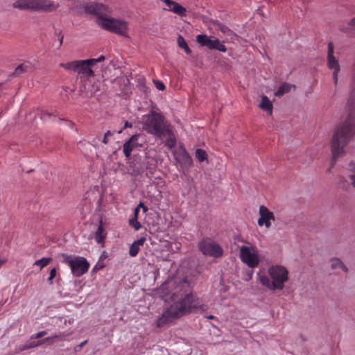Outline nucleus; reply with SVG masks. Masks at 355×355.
Segmentation results:
<instances>
[{
    "label": "nucleus",
    "instance_id": "43",
    "mask_svg": "<svg viewBox=\"0 0 355 355\" xmlns=\"http://www.w3.org/2000/svg\"><path fill=\"white\" fill-rule=\"evenodd\" d=\"M116 81L118 83H121V82L125 83V81H128V80L126 78H119V79H116Z\"/></svg>",
    "mask_w": 355,
    "mask_h": 355
},
{
    "label": "nucleus",
    "instance_id": "18",
    "mask_svg": "<svg viewBox=\"0 0 355 355\" xmlns=\"http://www.w3.org/2000/svg\"><path fill=\"white\" fill-rule=\"evenodd\" d=\"M146 239L144 236L141 237L137 241H135L130 245L129 249V254L132 257H135L137 255L140 250V246H142Z\"/></svg>",
    "mask_w": 355,
    "mask_h": 355
},
{
    "label": "nucleus",
    "instance_id": "8",
    "mask_svg": "<svg viewBox=\"0 0 355 355\" xmlns=\"http://www.w3.org/2000/svg\"><path fill=\"white\" fill-rule=\"evenodd\" d=\"M100 26L103 29L117 35L128 37V24L123 20L108 17L100 22Z\"/></svg>",
    "mask_w": 355,
    "mask_h": 355
},
{
    "label": "nucleus",
    "instance_id": "38",
    "mask_svg": "<svg viewBox=\"0 0 355 355\" xmlns=\"http://www.w3.org/2000/svg\"><path fill=\"white\" fill-rule=\"evenodd\" d=\"M113 135V132H112L111 131L108 130L105 132V135H104V137H103V142L105 144H107L108 143V137L109 136H111Z\"/></svg>",
    "mask_w": 355,
    "mask_h": 355
},
{
    "label": "nucleus",
    "instance_id": "35",
    "mask_svg": "<svg viewBox=\"0 0 355 355\" xmlns=\"http://www.w3.org/2000/svg\"><path fill=\"white\" fill-rule=\"evenodd\" d=\"M153 82H154L155 87L158 90L163 91L165 89V85L162 82H161L159 80H154Z\"/></svg>",
    "mask_w": 355,
    "mask_h": 355
},
{
    "label": "nucleus",
    "instance_id": "30",
    "mask_svg": "<svg viewBox=\"0 0 355 355\" xmlns=\"http://www.w3.org/2000/svg\"><path fill=\"white\" fill-rule=\"evenodd\" d=\"M342 263H343V261L340 259L332 258L330 260L331 268L332 270H336V269L340 268V266L342 265Z\"/></svg>",
    "mask_w": 355,
    "mask_h": 355
},
{
    "label": "nucleus",
    "instance_id": "27",
    "mask_svg": "<svg viewBox=\"0 0 355 355\" xmlns=\"http://www.w3.org/2000/svg\"><path fill=\"white\" fill-rule=\"evenodd\" d=\"M178 43L179 46L183 49L187 54H189L191 53V49H189V46L185 42V40L180 35L178 37Z\"/></svg>",
    "mask_w": 355,
    "mask_h": 355
},
{
    "label": "nucleus",
    "instance_id": "11",
    "mask_svg": "<svg viewBox=\"0 0 355 355\" xmlns=\"http://www.w3.org/2000/svg\"><path fill=\"white\" fill-rule=\"evenodd\" d=\"M239 255L241 260L250 268H255L259 263L258 255L253 247L241 246Z\"/></svg>",
    "mask_w": 355,
    "mask_h": 355
},
{
    "label": "nucleus",
    "instance_id": "37",
    "mask_svg": "<svg viewBox=\"0 0 355 355\" xmlns=\"http://www.w3.org/2000/svg\"><path fill=\"white\" fill-rule=\"evenodd\" d=\"M51 116V114L47 111H42L41 113V119L44 121L47 120Z\"/></svg>",
    "mask_w": 355,
    "mask_h": 355
},
{
    "label": "nucleus",
    "instance_id": "33",
    "mask_svg": "<svg viewBox=\"0 0 355 355\" xmlns=\"http://www.w3.org/2000/svg\"><path fill=\"white\" fill-rule=\"evenodd\" d=\"M56 273H57V270H56V268H54L53 269L51 270L50 271V275H49V277L48 278V282L50 284H53V279L55 278V277L56 276Z\"/></svg>",
    "mask_w": 355,
    "mask_h": 355
},
{
    "label": "nucleus",
    "instance_id": "19",
    "mask_svg": "<svg viewBox=\"0 0 355 355\" xmlns=\"http://www.w3.org/2000/svg\"><path fill=\"white\" fill-rule=\"evenodd\" d=\"M69 334H64V333H60L58 335H54L51 336L46 337L42 340L37 341V346L43 345L45 342L51 340L52 342H54L55 340H64L65 337L67 336Z\"/></svg>",
    "mask_w": 355,
    "mask_h": 355
},
{
    "label": "nucleus",
    "instance_id": "34",
    "mask_svg": "<svg viewBox=\"0 0 355 355\" xmlns=\"http://www.w3.org/2000/svg\"><path fill=\"white\" fill-rule=\"evenodd\" d=\"M89 60L94 67L97 63L104 61L105 60V57L104 55H101L98 58H91Z\"/></svg>",
    "mask_w": 355,
    "mask_h": 355
},
{
    "label": "nucleus",
    "instance_id": "6",
    "mask_svg": "<svg viewBox=\"0 0 355 355\" xmlns=\"http://www.w3.org/2000/svg\"><path fill=\"white\" fill-rule=\"evenodd\" d=\"M59 3L53 0H17L12 7L21 10L51 12L56 10Z\"/></svg>",
    "mask_w": 355,
    "mask_h": 355
},
{
    "label": "nucleus",
    "instance_id": "28",
    "mask_svg": "<svg viewBox=\"0 0 355 355\" xmlns=\"http://www.w3.org/2000/svg\"><path fill=\"white\" fill-rule=\"evenodd\" d=\"M196 159L200 162H202L207 159V154L205 150L198 148L195 153Z\"/></svg>",
    "mask_w": 355,
    "mask_h": 355
},
{
    "label": "nucleus",
    "instance_id": "39",
    "mask_svg": "<svg viewBox=\"0 0 355 355\" xmlns=\"http://www.w3.org/2000/svg\"><path fill=\"white\" fill-rule=\"evenodd\" d=\"M37 347V343L35 341L31 342L28 345H25L22 347V349H28L30 348Z\"/></svg>",
    "mask_w": 355,
    "mask_h": 355
},
{
    "label": "nucleus",
    "instance_id": "49",
    "mask_svg": "<svg viewBox=\"0 0 355 355\" xmlns=\"http://www.w3.org/2000/svg\"><path fill=\"white\" fill-rule=\"evenodd\" d=\"M62 40H63V37H62L60 38V44H62Z\"/></svg>",
    "mask_w": 355,
    "mask_h": 355
},
{
    "label": "nucleus",
    "instance_id": "25",
    "mask_svg": "<svg viewBox=\"0 0 355 355\" xmlns=\"http://www.w3.org/2000/svg\"><path fill=\"white\" fill-rule=\"evenodd\" d=\"M139 208L136 207L135 209V218L130 220V225L135 228V230H139L141 227V223L137 220V214Z\"/></svg>",
    "mask_w": 355,
    "mask_h": 355
},
{
    "label": "nucleus",
    "instance_id": "14",
    "mask_svg": "<svg viewBox=\"0 0 355 355\" xmlns=\"http://www.w3.org/2000/svg\"><path fill=\"white\" fill-rule=\"evenodd\" d=\"M259 214L260 218L258 220V225L259 226L265 225L266 227L269 228L271 225L270 220H275L274 214L269 211L266 207L261 205L259 207Z\"/></svg>",
    "mask_w": 355,
    "mask_h": 355
},
{
    "label": "nucleus",
    "instance_id": "31",
    "mask_svg": "<svg viewBox=\"0 0 355 355\" xmlns=\"http://www.w3.org/2000/svg\"><path fill=\"white\" fill-rule=\"evenodd\" d=\"M338 186L343 190H347L349 184L345 178L340 177L338 182Z\"/></svg>",
    "mask_w": 355,
    "mask_h": 355
},
{
    "label": "nucleus",
    "instance_id": "3",
    "mask_svg": "<svg viewBox=\"0 0 355 355\" xmlns=\"http://www.w3.org/2000/svg\"><path fill=\"white\" fill-rule=\"evenodd\" d=\"M143 129L161 139H166L164 144L168 148H173L175 146L176 141L171 125L165 121L164 117L160 113L151 111L144 115Z\"/></svg>",
    "mask_w": 355,
    "mask_h": 355
},
{
    "label": "nucleus",
    "instance_id": "45",
    "mask_svg": "<svg viewBox=\"0 0 355 355\" xmlns=\"http://www.w3.org/2000/svg\"><path fill=\"white\" fill-rule=\"evenodd\" d=\"M139 207H141L143 208L144 212L147 211V208L144 205L142 202H140L137 207L139 208Z\"/></svg>",
    "mask_w": 355,
    "mask_h": 355
},
{
    "label": "nucleus",
    "instance_id": "26",
    "mask_svg": "<svg viewBox=\"0 0 355 355\" xmlns=\"http://www.w3.org/2000/svg\"><path fill=\"white\" fill-rule=\"evenodd\" d=\"M51 261L52 258L51 257H44L35 261L33 263V266H39L40 269L42 270L43 268L46 266Z\"/></svg>",
    "mask_w": 355,
    "mask_h": 355
},
{
    "label": "nucleus",
    "instance_id": "22",
    "mask_svg": "<svg viewBox=\"0 0 355 355\" xmlns=\"http://www.w3.org/2000/svg\"><path fill=\"white\" fill-rule=\"evenodd\" d=\"M106 236L104 228L103 227L102 220L100 221V225L98 227L95 233V239L98 243H101L104 241Z\"/></svg>",
    "mask_w": 355,
    "mask_h": 355
},
{
    "label": "nucleus",
    "instance_id": "12",
    "mask_svg": "<svg viewBox=\"0 0 355 355\" xmlns=\"http://www.w3.org/2000/svg\"><path fill=\"white\" fill-rule=\"evenodd\" d=\"M202 253L205 255L220 257L223 254L222 248L217 243L209 240L202 239L198 244Z\"/></svg>",
    "mask_w": 355,
    "mask_h": 355
},
{
    "label": "nucleus",
    "instance_id": "1",
    "mask_svg": "<svg viewBox=\"0 0 355 355\" xmlns=\"http://www.w3.org/2000/svg\"><path fill=\"white\" fill-rule=\"evenodd\" d=\"M168 288L172 289L167 291L166 293L171 294L174 300L179 296L183 297L174 302L162 313L157 320V327H163L193 310L206 311L208 309V306L206 304H200L197 296L190 291V284L186 279L179 282L173 279H167L162 285L161 289L165 291Z\"/></svg>",
    "mask_w": 355,
    "mask_h": 355
},
{
    "label": "nucleus",
    "instance_id": "47",
    "mask_svg": "<svg viewBox=\"0 0 355 355\" xmlns=\"http://www.w3.org/2000/svg\"><path fill=\"white\" fill-rule=\"evenodd\" d=\"M5 260L0 259V267L4 263Z\"/></svg>",
    "mask_w": 355,
    "mask_h": 355
},
{
    "label": "nucleus",
    "instance_id": "9",
    "mask_svg": "<svg viewBox=\"0 0 355 355\" xmlns=\"http://www.w3.org/2000/svg\"><path fill=\"white\" fill-rule=\"evenodd\" d=\"M84 10L86 13L95 15L98 17L97 23L100 26V22L103 19H106L111 13V10L107 6L100 3H89L84 6Z\"/></svg>",
    "mask_w": 355,
    "mask_h": 355
},
{
    "label": "nucleus",
    "instance_id": "24",
    "mask_svg": "<svg viewBox=\"0 0 355 355\" xmlns=\"http://www.w3.org/2000/svg\"><path fill=\"white\" fill-rule=\"evenodd\" d=\"M348 170L351 173L349 178L351 180L352 185L355 188V161H352L349 163Z\"/></svg>",
    "mask_w": 355,
    "mask_h": 355
},
{
    "label": "nucleus",
    "instance_id": "13",
    "mask_svg": "<svg viewBox=\"0 0 355 355\" xmlns=\"http://www.w3.org/2000/svg\"><path fill=\"white\" fill-rule=\"evenodd\" d=\"M174 157L183 168H190L193 164L192 158L184 148L175 150Z\"/></svg>",
    "mask_w": 355,
    "mask_h": 355
},
{
    "label": "nucleus",
    "instance_id": "44",
    "mask_svg": "<svg viewBox=\"0 0 355 355\" xmlns=\"http://www.w3.org/2000/svg\"><path fill=\"white\" fill-rule=\"evenodd\" d=\"M132 127V123L126 121L124 124V128Z\"/></svg>",
    "mask_w": 355,
    "mask_h": 355
},
{
    "label": "nucleus",
    "instance_id": "29",
    "mask_svg": "<svg viewBox=\"0 0 355 355\" xmlns=\"http://www.w3.org/2000/svg\"><path fill=\"white\" fill-rule=\"evenodd\" d=\"M214 24L224 34L229 35L232 33L231 30L227 26L221 24L218 21H214Z\"/></svg>",
    "mask_w": 355,
    "mask_h": 355
},
{
    "label": "nucleus",
    "instance_id": "2",
    "mask_svg": "<svg viewBox=\"0 0 355 355\" xmlns=\"http://www.w3.org/2000/svg\"><path fill=\"white\" fill-rule=\"evenodd\" d=\"M345 112L346 117L335 127L331 139V167L339 157L345 155V147L355 136V74L354 86L346 102Z\"/></svg>",
    "mask_w": 355,
    "mask_h": 355
},
{
    "label": "nucleus",
    "instance_id": "36",
    "mask_svg": "<svg viewBox=\"0 0 355 355\" xmlns=\"http://www.w3.org/2000/svg\"><path fill=\"white\" fill-rule=\"evenodd\" d=\"M46 334H47L46 331H39L38 333H37L35 335L31 337V338H35V339L40 338Z\"/></svg>",
    "mask_w": 355,
    "mask_h": 355
},
{
    "label": "nucleus",
    "instance_id": "40",
    "mask_svg": "<svg viewBox=\"0 0 355 355\" xmlns=\"http://www.w3.org/2000/svg\"><path fill=\"white\" fill-rule=\"evenodd\" d=\"M87 343V340L82 342L80 345H78L74 347V350L76 352H79L82 349V347L86 345Z\"/></svg>",
    "mask_w": 355,
    "mask_h": 355
},
{
    "label": "nucleus",
    "instance_id": "21",
    "mask_svg": "<svg viewBox=\"0 0 355 355\" xmlns=\"http://www.w3.org/2000/svg\"><path fill=\"white\" fill-rule=\"evenodd\" d=\"M30 68H31V64L29 62H24V63L18 65L15 68L14 72L11 74V76H15V77L19 76L22 73L26 72Z\"/></svg>",
    "mask_w": 355,
    "mask_h": 355
},
{
    "label": "nucleus",
    "instance_id": "48",
    "mask_svg": "<svg viewBox=\"0 0 355 355\" xmlns=\"http://www.w3.org/2000/svg\"><path fill=\"white\" fill-rule=\"evenodd\" d=\"M207 318H208V319H213V318H214V316L212 315H210L207 316Z\"/></svg>",
    "mask_w": 355,
    "mask_h": 355
},
{
    "label": "nucleus",
    "instance_id": "5",
    "mask_svg": "<svg viewBox=\"0 0 355 355\" xmlns=\"http://www.w3.org/2000/svg\"><path fill=\"white\" fill-rule=\"evenodd\" d=\"M268 275L259 276L260 283L272 291L282 290L288 279V270L282 266H274L268 268Z\"/></svg>",
    "mask_w": 355,
    "mask_h": 355
},
{
    "label": "nucleus",
    "instance_id": "4",
    "mask_svg": "<svg viewBox=\"0 0 355 355\" xmlns=\"http://www.w3.org/2000/svg\"><path fill=\"white\" fill-rule=\"evenodd\" d=\"M60 66L67 70L76 72L80 76V85L78 91L80 94H84L87 98L92 97L96 94L98 89H94V85L92 86V89H91L87 87V85L91 86L88 78L94 77L95 76L93 71L94 66L89 59L60 63Z\"/></svg>",
    "mask_w": 355,
    "mask_h": 355
},
{
    "label": "nucleus",
    "instance_id": "20",
    "mask_svg": "<svg viewBox=\"0 0 355 355\" xmlns=\"http://www.w3.org/2000/svg\"><path fill=\"white\" fill-rule=\"evenodd\" d=\"M259 107L264 111H268L270 114L272 113V103L266 96H262Z\"/></svg>",
    "mask_w": 355,
    "mask_h": 355
},
{
    "label": "nucleus",
    "instance_id": "32",
    "mask_svg": "<svg viewBox=\"0 0 355 355\" xmlns=\"http://www.w3.org/2000/svg\"><path fill=\"white\" fill-rule=\"evenodd\" d=\"M332 70H334V71H333L334 83L335 86H336L338 85V73L340 71V67L336 68V69H333Z\"/></svg>",
    "mask_w": 355,
    "mask_h": 355
},
{
    "label": "nucleus",
    "instance_id": "7",
    "mask_svg": "<svg viewBox=\"0 0 355 355\" xmlns=\"http://www.w3.org/2000/svg\"><path fill=\"white\" fill-rule=\"evenodd\" d=\"M63 262L67 263L75 277H80L86 273L89 269V263L87 259L79 256H69L62 254Z\"/></svg>",
    "mask_w": 355,
    "mask_h": 355
},
{
    "label": "nucleus",
    "instance_id": "17",
    "mask_svg": "<svg viewBox=\"0 0 355 355\" xmlns=\"http://www.w3.org/2000/svg\"><path fill=\"white\" fill-rule=\"evenodd\" d=\"M165 3H168L172 6V8L171 9V12H174L175 14L178 15L179 16L184 17L187 15V10L184 7L182 6L178 3L172 1V0H162Z\"/></svg>",
    "mask_w": 355,
    "mask_h": 355
},
{
    "label": "nucleus",
    "instance_id": "15",
    "mask_svg": "<svg viewBox=\"0 0 355 355\" xmlns=\"http://www.w3.org/2000/svg\"><path fill=\"white\" fill-rule=\"evenodd\" d=\"M334 47L332 43L328 44L327 67L329 69L340 67L338 60L334 55Z\"/></svg>",
    "mask_w": 355,
    "mask_h": 355
},
{
    "label": "nucleus",
    "instance_id": "23",
    "mask_svg": "<svg viewBox=\"0 0 355 355\" xmlns=\"http://www.w3.org/2000/svg\"><path fill=\"white\" fill-rule=\"evenodd\" d=\"M293 87L295 86L291 84L284 83L279 87L277 91L275 92V95L278 97L282 96L285 94L288 93Z\"/></svg>",
    "mask_w": 355,
    "mask_h": 355
},
{
    "label": "nucleus",
    "instance_id": "46",
    "mask_svg": "<svg viewBox=\"0 0 355 355\" xmlns=\"http://www.w3.org/2000/svg\"><path fill=\"white\" fill-rule=\"evenodd\" d=\"M167 8H164V10H166L168 11H171V9L172 8V7L173 6L171 5V4H168V3H166Z\"/></svg>",
    "mask_w": 355,
    "mask_h": 355
},
{
    "label": "nucleus",
    "instance_id": "16",
    "mask_svg": "<svg viewBox=\"0 0 355 355\" xmlns=\"http://www.w3.org/2000/svg\"><path fill=\"white\" fill-rule=\"evenodd\" d=\"M139 135H132L127 141H125L123 146V150L126 157H130L131 152L135 147L137 146V141L138 140Z\"/></svg>",
    "mask_w": 355,
    "mask_h": 355
},
{
    "label": "nucleus",
    "instance_id": "41",
    "mask_svg": "<svg viewBox=\"0 0 355 355\" xmlns=\"http://www.w3.org/2000/svg\"><path fill=\"white\" fill-rule=\"evenodd\" d=\"M340 268H341L345 272H348V268L343 263H342V265L340 266Z\"/></svg>",
    "mask_w": 355,
    "mask_h": 355
},
{
    "label": "nucleus",
    "instance_id": "10",
    "mask_svg": "<svg viewBox=\"0 0 355 355\" xmlns=\"http://www.w3.org/2000/svg\"><path fill=\"white\" fill-rule=\"evenodd\" d=\"M196 41L201 46H206L210 50L214 49L220 52H226L227 51V48L223 42L212 36L200 34L196 36Z\"/></svg>",
    "mask_w": 355,
    "mask_h": 355
},
{
    "label": "nucleus",
    "instance_id": "42",
    "mask_svg": "<svg viewBox=\"0 0 355 355\" xmlns=\"http://www.w3.org/2000/svg\"><path fill=\"white\" fill-rule=\"evenodd\" d=\"M349 25L352 26H355V17L350 20V21L349 22Z\"/></svg>",
    "mask_w": 355,
    "mask_h": 355
}]
</instances>
